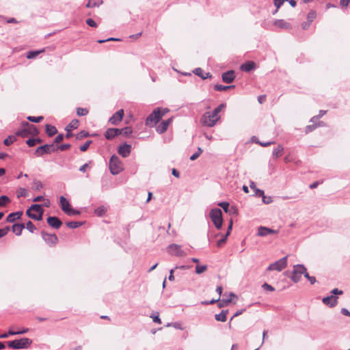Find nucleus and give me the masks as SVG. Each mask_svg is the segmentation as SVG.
<instances>
[{
	"label": "nucleus",
	"mask_w": 350,
	"mask_h": 350,
	"mask_svg": "<svg viewBox=\"0 0 350 350\" xmlns=\"http://www.w3.org/2000/svg\"><path fill=\"white\" fill-rule=\"evenodd\" d=\"M218 205L219 206H221L226 213H228V212L230 211V210H229V203L228 202H222L219 203Z\"/></svg>",
	"instance_id": "51"
},
{
	"label": "nucleus",
	"mask_w": 350,
	"mask_h": 350,
	"mask_svg": "<svg viewBox=\"0 0 350 350\" xmlns=\"http://www.w3.org/2000/svg\"><path fill=\"white\" fill-rule=\"evenodd\" d=\"M262 287L263 288L264 290L269 291H273L275 290V288L272 286H271L267 283H265L264 284H262Z\"/></svg>",
	"instance_id": "62"
},
{
	"label": "nucleus",
	"mask_w": 350,
	"mask_h": 350,
	"mask_svg": "<svg viewBox=\"0 0 350 350\" xmlns=\"http://www.w3.org/2000/svg\"><path fill=\"white\" fill-rule=\"evenodd\" d=\"M46 132L49 136L51 137L57 133V130L55 126H51L50 124H46Z\"/></svg>",
	"instance_id": "28"
},
{
	"label": "nucleus",
	"mask_w": 350,
	"mask_h": 350,
	"mask_svg": "<svg viewBox=\"0 0 350 350\" xmlns=\"http://www.w3.org/2000/svg\"><path fill=\"white\" fill-rule=\"evenodd\" d=\"M23 135L26 132L27 128H29V127H32L33 129V132L36 134H37L38 133V130L33 126L29 124L28 122H23Z\"/></svg>",
	"instance_id": "49"
},
{
	"label": "nucleus",
	"mask_w": 350,
	"mask_h": 350,
	"mask_svg": "<svg viewBox=\"0 0 350 350\" xmlns=\"http://www.w3.org/2000/svg\"><path fill=\"white\" fill-rule=\"evenodd\" d=\"M289 3L290 5L292 7H295L297 5V3L295 0H273L274 5L276 7L275 11L273 12V14L276 13L284 3Z\"/></svg>",
	"instance_id": "17"
},
{
	"label": "nucleus",
	"mask_w": 350,
	"mask_h": 350,
	"mask_svg": "<svg viewBox=\"0 0 350 350\" xmlns=\"http://www.w3.org/2000/svg\"><path fill=\"white\" fill-rule=\"evenodd\" d=\"M273 25L275 27L283 29H288L291 27V24L283 19L275 20Z\"/></svg>",
	"instance_id": "20"
},
{
	"label": "nucleus",
	"mask_w": 350,
	"mask_h": 350,
	"mask_svg": "<svg viewBox=\"0 0 350 350\" xmlns=\"http://www.w3.org/2000/svg\"><path fill=\"white\" fill-rule=\"evenodd\" d=\"M88 135H89L88 133L85 131H81L77 136V139H81L83 137H86L88 136Z\"/></svg>",
	"instance_id": "64"
},
{
	"label": "nucleus",
	"mask_w": 350,
	"mask_h": 350,
	"mask_svg": "<svg viewBox=\"0 0 350 350\" xmlns=\"http://www.w3.org/2000/svg\"><path fill=\"white\" fill-rule=\"evenodd\" d=\"M255 143L260 145L262 147H267V146L274 144V142H271V141L267 142H260V141H255Z\"/></svg>",
	"instance_id": "59"
},
{
	"label": "nucleus",
	"mask_w": 350,
	"mask_h": 350,
	"mask_svg": "<svg viewBox=\"0 0 350 350\" xmlns=\"http://www.w3.org/2000/svg\"><path fill=\"white\" fill-rule=\"evenodd\" d=\"M120 135V129L112 128V129H108L106 131V132L105 133V137L107 139H111L113 137H115L118 135Z\"/></svg>",
	"instance_id": "19"
},
{
	"label": "nucleus",
	"mask_w": 350,
	"mask_h": 350,
	"mask_svg": "<svg viewBox=\"0 0 350 350\" xmlns=\"http://www.w3.org/2000/svg\"><path fill=\"white\" fill-rule=\"evenodd\" d=\"M150 317L152 319V321L154 322V323H159V324H161V321L159 318V313L157 312V314H152Z\"/></svg>",
	"instance_id": "55"
},
{
	"label": "nucleus",
	"mask_w": 350,
	"mask_h": 350,
	"mask_svg": "<svg viewBox=\"0 0 350 350\" xmlns=\"http://www.w3.org/2000/svg\"><path fill=\"white\" fill-rule=\"evenodd\" d=\"M234 88V85L226 86V85H219V84H217L214 86V89L217 91H226L228 89Z\"/></svg>",
	"instance_id": "34"
},
{
	"label": "nucleus",
	"mask_w": 350,
	"mask_h": 350,
	"mask_svg": "<svg viewBox=\"0 0 350 350\" xmlns=\"http://www.w3.org/2000/svg\"><path fill=\"white\" fill-rule=\"evenodd\" d=\"M10 202V200L7 196H1L0 197V207L5 206Z\"/></svg>",
	"instance_id": "39"
},
{
	"label": "nucleus",
	"mask_w": 350,
	"mask_h": 350,
	"mask_svg": "<svg viewBox=\"0 0 350 350\" xmlns=\"http://www.w3.org/2000/svg\"><path fill=\"white\" fill-rule=\"evenodd\" d=\"M163 114H161V108L158 107L154 109V111L147 117L146 120V124L148 126H154L162 118Z\"/></svg>",
	"instance_id": "6"
},
{
	"label": "nucleus",
	"mask_w": 350,
	"mask_h": 350,
	"mask_svg": "<svg viewBox=\"0 0 350 350\" xmlns=\"http://www.w3.org/2000/svg\"><path fill=\"white\" fill-rule=\"evenodd\" d=\"M56 150V147L53 144H45L37 148L35 154L37 157H41L44 154H51Z\"/></svg>",
	"instance_id": "9"
},
{
	"label": "nucleus",
	"mask_w": 350,
	"mask_h": 350,
	"mask_svg": "<svg viewBox=\"0 0 350 350\" xmlns=\"http://www.w3.org/2000/svg\"><path fill=\"white\" fill-rule=\"evenodd\" d=\"M306 271V268L303 265H295L293 266L291 279L295 282L297 283L299 282L301 275Z\"/></svg>",
	"instance_id": "7"
},
{
	"label": "nucleus",
	"mask_w": 350,
	"mask_h": 350,
	"mask_svg": "<svg viewBox=\"0 0 350 350\" xmlns=\"http://www.w3.org/2000/svg\"><path fill=\"white\" fill-rule=\"evenodd\" d=\"M260 197H262V202L265 204H271L273 202L272 197L265 196V193H263V196H260Z\"/></svg>",
	"instance_id": "48"
},
{
	"label": "nucleus",
	"mask_w": 350,
	"mask_h": 350,
	"mask_svg": "<svg viewBox=\"0 0 350 350\" xmlns=\"http://www.w3.org/2000/svg\"><path fill=\"white\" fill-rule=\"evenodd\" d=\"M32 343V340L23 337V349H27Z\"/></svg>",
	"instance_id": "52"
},
{
	"label": "nucleus",
	"mask_w": 350,
	"mask_h": 350,
	"mask_svg": "<svg viewBox=\"0 0 350 350\" xmlns=\"http://www.w3.org/2000/svg\"><path fill=\"white\" fill-rule=\"evenodd\" d=\"M44 51V49L38 50V51H29L27 53V59H34L36 58L39 54L43 53Z\"/></svg>",
	"instance_id": "30"
},
{
	"label": "nucleus",
	"mask_w": 350,
	"mask_h": 350,
	"mask_svg": "<svg viewBox=\"0 0 350 350\" xmlns=\"http://www.w3.org/2000/svg\"><path fill=\"white\" fill-rule=\"evenodd\" d=\"M88 113V111L85 108H77V113L78 116H85Z\"/></svg>",
	"instance_id": "53"
},
{
	"label": "nucleus",
	"mask_w": 350,
	"mask_h": 350,
	"mask_svg": "<svg viewBox=\"0 0 350 350\" xmlns=\"http://www.w3.org/2000/svg\"><path fill=\"white\" fill-rule=\"evenodd\" d=\"M277 233H278V231H276V230L270 229L267 227L260 226L258 229L257 234H258V236H260V237H266L271 234H277Z\"/></svg>",
	"instance_id": "16"
},
{
	"label": "nucleus",
	"mask_w": 350,
	"mask_h": 350,
	"mask_svg": "<svg viewBox=\"0 0 350 350\" xmlns=\"http://www.w3.org/2000/svg\"><path fill=\"white\" fill-rule=\"evenodd\" d=\"M228 310H222L219 314L215 315V319L217 321L225 322L227 319V314Z\"/></svg>",
	"instance_id": "23"
},
{
	"label": "nucleus",
	"mask_w": 350,
	"mask_h": 350,
	"mask_svg": "<svg viewBox=\"0 0 350 350\" xmlns=\"http://www.w3.org/2000/svg\"><path fill=\"white\" fill-rule=\"evenodd\" d=\"M22 216V211H18L17 212L10 213L6 220L8 222H14L16 219H20Z\"/></svg>",
	"instance_id": "22"
},
{
	"label": "nucleus",
	"mask_w": 350,
	"mask_h": 350,
	"mask_svg": "<svg viewBox=\"0 0 350 350\" xmlns=\"http://www.w3.org/2000/svg\"><path fill=\"white\" fill-rule=\"evenodd\" d=\"M25 228H26L30 232H33V231L36 230L35 226L30 221H28L26 223V226H25V224H23V229Z\"/></svg>",
	"instance_id": "42"
},
{
	"label": "nucleus",
	"mask_w": 350,
	"mask_h": 350,
	"mask_svg": "<svg viewBox=\"0 0 350 350\" xmlns=\"http://www.w3.org/2000/svg\"><path fill=\"white\" fill-rule=\"evenodd\" d=\"M317 127V125L316 124H311V125H308L306 127V133H308L310 132H312L314 129H315Z\"/></svg>",
	"instance_id": "61"
},
{
	"label": "nucleus",
	"mask_w": 350,
	"mask_h": 350,
	"mask_svg": "<svg viewBox=\"0 0 350 350\" xmlns=\"http://www.w3.org/2000/svg\"><path fill=\"white\" fill-rule=\"evenodd\" d=\"M43 209L40 204H32L31 207L27 210L26 213L31 219L40 221L42 219Z\"/></svg>",
	"instance_id": "4"
},
{
	"label": "nucleus",
	"mask_w": 350,
	"mask_h": 350,
	"mask_svg": "<svg viewBox=\"0 0 350 350\" xmlns=\"http://www.w3.org/2000/svg\"><path fill=\"white\" fill-rule=\"evenodd\" d=\"M229 236V232H227L226 234L222 235L221 238L217 241V246L218 247H221L226 241L227 237Z\"/></svg>",
	"instance_id": "36"
},
{
	"label": "nucleus",
	"mask_w": 350,
	"mask_h": 350,
	"mask_svg": "<svg viewBox=\"0 0 350 350\" xmlns=\"http://www.w3.org/2000/svg\"><path fill=\"white\" fill-rule=\"evenodd\" d=\"M120 135L122 134L124 136H129V135H131L133 133L132 129L129 126L123 128L122 129H120Z\"/></svg>",
	"instance_id": "40"
},
{
	"label": "nucleus",
	"mask_w": 350,
	"mask_h": 350,
	"mask_svg": "<svg viewBox=\"0 0 350 350\" xmlns=\"http://www.w3.org/2000/svg\"><path fill=\"white\" fill-rule=\"evenodd\" d=\"M123 116L124 110L120 109L109 118V122L113 125H117L122 121Z\"/></svg>",
	"instance_id": "12"
},
{
	"label": "nucleus",
	"mask_w": 350,
	"mask_h": 350,
	"mask_svg": "<svg viewBox=\"0 0 350 350\" xmlns=\"http://www.w3.org/2000/svg\"><path fill=\"white\" fill-rule=\"evenodd\" d=\"M193 73L195 75L200 77L203 79H207V78L211 77V75H210L209 72H206V73L204 74L202 69H201L200 68H196L193 70Z\"/></svg>",
	"instance_id": "25"
},
{
	"label": "nucleus",
	"mask_w": 350,
	"mask_h": 350,
	"mask_svg": "<svg viewBox=\"0 0 350 350\" xmlns=\"http://www.w3.org/2000/svg\"><path fill=\"white\" fill-rule=\"evenodd\" d=\"M103 3V0H89L86 5L87 8H92L95 7H99Z\"/></svg>",
	"instance_id": "26"
},
{
	"label": "nucleus",
	"mask_w": 350,
	"mask_h": 350,
	"mask_svg": "<svg viewBox=\"0 0 350 350\" xmlns=\"http://www.w3.org/2000/svg\"><path fill=\"white\" fill-rule=\"evenodd\" d=\"M9 230H10L9 226H6L3 228H0V238L6 235Z\"/></svg>",
	"instance_id": "58"
},
{
	"label": "nucleus",
	"mask_w": 350,
	"mask_h": 350,
	"mask_svg": "<svg viewBox=\"0 0 350 350\" xmlns=\"http://www.w3.org/2000/svg\"><path fill=\"white\" fill-rule=\"evenodd\" d=\"M16 138L15 135H10L6 139H5L3 143L5 146H10L16 141Z\"/></svg>",
	"instance_id": "38"
},
{
	"label": "nucleus",
	"mask_w": 350,
	"mask_h": 350,
	"mask_svg": "<svg viewBox=\"0 0 350 350\" xmlns=\"http://www.w3.org/2000/svg\"><path fill=\"white\" fill-rule=\"evenodd\" d=\"M91 143L92 141H87L84 144L80 146V150L82 152L87 150Z\"/></svg>",
	"instance_id": "57"
},
{
	"label": "nucleus",
	"mask_w": 350,
	"mask_h": 350,
	"mask_svg": "<svg viewBox=\"0 0 350 350\" xmlns=\"http://www.w3.org/2000/svg\"><path fill=\"white\" fill-rule=\"evenodd\" d=\"M255 67V64L253 62H247L241 66V69L245 72H250Z\"/></svg>",
	"instance_id": "24"
},
{
	"label": "nucleus",
	"mask_w": 350,
	"mask_h": 350,
	"mask_svg": "<svg viewBox=\"0 0 350 350\" xmlns=\"http://www.w3.org/2000/svg\"><path fill=\"white\" fill-rule=\"evenodd\" d=\"M222 81L225 83H232L234 78L235 74L233 70H228L226 72H224L221 76Z\"/></svg>",
	"instance_id": "18"
},
{
	"label": "nucleus",
	"mask_w": 350,
	"mask_h": 350,
	"mask_svg": "<svg viewBox=\"0 0 350 350\" xmlns=\"http://www.w3.org/2000/svg\"><path fill=\"white\" fill-rule=\"evenodd\" d=\"M27 118L29 121L32 122H40L41 120H43L44 118L43 116H28Z\"/></svg>",
	"instance_id": "47"
},
{
	"label": "nucleus",
	"mask_w": 350,
	"mask_h": 350,
	"mask_svg": "<svg viewBox=\"0 0 350 350\" xmlns=\"http://www.w3.org/2000/svg\"><path fill=\"white\" fill-rule=\"evenodd\" d=\"M283 150V147L281 145H278L273 150V157L275 158H278L279 157L282 156Z\"/></svg>",
	"instance_id": "31"
},
{
	"label": "nucleus",
	"mask_w": 350,
	"mask_h": 350,
	"mask_svg": "<svg viewBox=\"0 0 350 350\" xmlns=\"http://www.w3.org/2000/svg\"><path fill=\"white\" fill-rule=\"evenodd\" d=\"M287 266V256H284L276 262L269 265L267 267L268 271H281Z\"/></svg>",
	"instance_id": "8"
},
{
	"label": "nucleus",
	"mask_w": 350,
	"mask_h": 350,
	"mask_svg": "<svg viewBox=\"0 0 350 350\" xmlns=\"http://www.w3.org/2000/svg\"><path fill=\"white\" fill-rule=\"evenodd\" d=\"M0 19L5 20L6 21V23H18V21L14 18H10L7 19L5 17L0 16Z\"/></svg>",
	"instance_id": "56"
},
{
	"label": "nucleus",
	"mask_w": 350,
	"mask_h": 350,
	"mask_svg": "<svg viewBox=\"0 0 350 350\" xmlns=\"http://www.w3.org/2000/svg\"><path fill=\"white\" fill-rule=\"evenodd\" d=\"M46 221L47 224L54 229H59L62 224V221L58 217L55 216L49 217Z\"/></svg>",
	"instance_id": "14"
},
{
	"label": "nucleus",
	"mask_w": 350,
	"mask_h": 350,
	"mask_svg": "<svg viewBox=\"0 0 350 350\" xmlns=\"http://www.w3.org/2000/svg\"><path fill=\"white\" fill-rule=\"evenodd\" d=\"M42 188V184L40 180L34 179L32 183L31 189L35 191H38Z\"/></svg>",
	"instance_id": "33"
},
{
	"label": "nucleus",
	"mask_w": 350,
	"mask_h": 350,
	"mask_svg": "<svg viewBox=\"0 0 350 350\" xmlns=\"http://www.w3.org/2000/svg\"><path fill=\"white\" fill-rule=\"evenodd\" d=\"M207 269L206 265H196V273L197 274H201Z\"/></svg>",
	"instance_id": "44"
},
{
	"label": "nucleus",
	"mask_w": 350,
	"mask_h": 350,
	"mask_svg": "<svg viewBox=\"0 0 350 350\" xmlns=\"http://www.w3.org/2000/svg\"><path fill=\"white\" fill-rule=\"evenodd\" d=\"M167 252L172 255L184 256L186 253L181 249V246L177 244H171L167 247Z\"/></svg>",
	"instance_id": "10"
},
{
	"label": "nucleus",
	"mask_w": 350,
	"mask_h": 350,
	"mask_svg": "<svg viewBox=\"0 0 350 350\" xmlns=\"http://www.w3.org/2000/svg\"><path fill=\"white\" fill-rule=\"evenodd\" d=\"M250 187L252 189H253L255 192V195L257 196H263L264 191L258 189L256 186V183L253 181L250 182Z\"/></svg>",
	"instance_id": "27"
},
{
	"label": "nucleus",
	"mask_w": 350,
	"mask_h": 350,
	"mask_svg": "<svg viewBox=\"0 0 350 350\" xmlns=\"http://www.w3.org/2000/svg\"><path fill=\"white\" fill-rule=\"evenodd\" d=\"M7 345L14 349H22V339L14 340L12 341H8Z\"/></svg>",
	"instance_id": "21"
},
{
	"label": "nucleus",
	"mask_w": 350,
	"mask_h": 350,
	"mask_svg": "<svg viewBox=\"0 0 350 350\" xmlns=\"http://www.w3.org/2000/svg\"><path fill=\"white\" fill-rule=\"evenodd\" d=\"M226 107V105L222 103V104H220L217 107H216L213 111L212 113L213 114H215L216 116H219V113H220V111L224 109Z\"/></svg>",
	"instance_id": "45"
},
{
	"label": "nucleus",
	"mask_w": 350,
	"mask_h": 350,
	"mask_svg": "<svg viewBox=\"0 0 350 350\" xmlns=\"http://www.w3.org/2000/svg\"><path fill=\"white\" fill-rule=\"evenodd\" d=\"M326 112H327L326 111L321 110V111H319V114L318 116H314V117H312V118H311L310 122H313V123H314V122H315V121H316L317 120H318L319 118H321L322 116H323L326 113Z\"/></svg>",
	"instance_id": "50"
},
{
	"label": "nucleus",
	"mask_w": 350,
	"mask_h": 350,
	"mask_svg": "<svg viewBox=\"0 0 350 350\" xmlns=\"http://www.w3.org/2000/svg\"><path fill=\"white\" fill-rule=\"evenodd\" d=\"M42 237L44 241L50 246L55 245L58 241L55 234H48L45 232H42Z\"/></svg>",
	"instance_id": "11"
},
{
	"label": "nucleus",
	"mask_w": 350,
	"mask_h": 350,
	"mask_svg": "<svg viewBox=\"0 0 350 350\" xmlns=\"http://www.w3.org/2000/svg\"><path fill=\"white\" fill-rule=\"evenodd\" d=\"M109 170L113 175L118 174L123 170V164L118 156H111L109 161Z\"/></svg>",
	"instance_id": "1"
},
{
	"label": "nucleus",
	"mask_w": 350,
	"mask_h": 350,
	"mask_svg": "<svg viewBox=\"0 0 350 350\" xmlns=\"http://www.w3.org/2000/svg\"><path fill=\"white\" fill-rule=\"evenodd\" d=\"M59 205L62 211L68 216L78 215L80 211L72 208L70 202L64 196L59 198Z\"/></svg>",
	"instance_id": "2"
},
{
	"label": "nucleus",
	"mask_w": 350,
	"mask_h": 350,
	"mask_svg": "<svg viewBox=\"0 0 350 350\" xmlns=\"http://www.w3.org/2000/svg\"><path fill=\"white\" fill-rule=\"evenodd\" d=\"M236 297V295L233 293H230L229 295V297L222 299V303H224L225 305H228L230 302L232 301V298Z\"/></svg>",
	"instance_id": "43"
},
{
	"label": "nucleus",
	"mask_w": 350,
	"mask_h": 350,
	"mask_svg": "<svg viewBox=\"0 0 350 350\" xmlns=\"http://www.w3.org/2000/svg\"><path fill=\"white\" fill-rule=\"evenodd\" d=\"M316 17V12L313 10L310 11L307 16L308 22L312 23Z\"/></svg>",
	"instance_id": "54"
},
{
	"label": "nucleus",
	"mask_w": 350,
	"mask_h": 350,
	"mask_svg": "<svg viewBox=\"0 0 350 350\" xmlns=\"http://www.w3.org/2000/svg\"><path fill=\"white\" fill-rule=\"evenodd\" d=\"M322 301L325 305H326L330 308H332V307H334L335 306H336V304L338 303V297L336 296L332 295L323 297L322 299Z\"/></svg>",
	"instance_id": "15"
},
{
	"label": "nucleus",
	"mask_w": 350,
	"mask_h": 350,
	"mask_svg": "<svg viewBox=\"0 0 350 350\" xmlns=\"http://www.w3.org/2000/svg\"><path fill=\"white\" fill-rule=\"evenodd\" d=\"M70 147V145L69 144H62V145L57 147L56 150L59 149L60 150L64 151V150L68 149Z\"/></svg>",
	"instance_id": "63"
},
{
	"label": "nucleus",
	"mask_w": 350,
	"mask_h": 350,
	"mask_svg": "<svg viewBox=\"0 0 350 350\" xmlns=\"http://www.w3.org/2000/svg\"><path fill=\"white\" fill-rule=\"evenodd\" d=\"M12 232L16 235H21L22 234V224H19V223L14 224L12 226Z\"/></svg>",
	"instance_id": "29"
},
{
	"label": "nucleus",
	"mask_w": 350,
	"mask_h": 350,
	"mask_svg": "<svg viewBox=\"0 0 350 350\" xmlns=\"http://www.w3.org/2000/svg\"><path fill=\"white\" fill-rule=\"evenodd\" d=\"M106 212V208L104 206H99L95 209V213L98 216L103 215Z\"/></svg>",
	"instance_id": "46"
},
{
	"label": "nucleus",
	"mask_w": 350,
	"mask_h": 350,
	"mask_svg": "<svg viewBox=\"0 0 350 350\" xmlns=\"http://www.w3.org/2000/svg\"><path fill=\"white\" fill-rule=\"evenodd\" d=\"M22 334V329H18L17 332L9 331L8 333H4L0 335V338H6L10 335Z\"/></svg>",
	"instance_id": "37"
},
{
	"label": "nucleus",
	"mask_w": 350,
	"mask_h": 350,
	"mask_svg": "<svg viewBox=\"0 0 350 350\" xmlns=\"http://www.w3.org/2000/svg\"><path fill=\"white\" fill-rule=\"evenodd\" d=\"M82 225L81 222L79 221H69L66 223V226L70 228H77Z\"/></svg>",
	"instance_id": "41"
},
{
	"label": "nucleus",
	"mask_w": 350,
	"mask_h": 350,
	"mask_svg": "<svg viewBox=\"0 0 350 350\" xmlns=\"http://www.w3.org/2000/svg\"><path fill=\"white\" fill-rule=\"evenodd\" d=\"M86 23H87L89 26H90V27H97V24H96V23L93 19H92V18H88V19L86 20Z\"/></svg>",
	"instance_id": "60"
},
{
	"label": "nucleus",
	"mask_w": 350,
	"mask_h": 350,
	"mask_svg": "<svg viewBox=\"0 0 350 350\" xmlns=\"http://www.w3.org/2000/svg\"><path fill=\"white\" fill-rule=\"evenodd\" d=\"M168 126H167V125L165 124V122L163 121L156 129L157 133H160V134H162L163 133H165L167 129Z\"/></svg>",
	"instance_id": "35"
},
{
	"label": "nucleus",
	"mask_w": 350,
	"mask_h": 350,
	"mask_svg": "<svg viewBox=\"0 0 350 350\" xmlns=\"http://www.w3.org/2000/svg\"><path fill=\"white\" fill-rule=\"evenodd\" d=\"M220 116H216L211 111L205 112L201 118V123L204 126L212 127L216 124Z\"/></svg>",
	"instance_id": "3"
},
{
	"label": "nucleus",
	"mask_w": 350,
	"mask_h": 350,
	"mask_svg": "<svg viewBox=\"0 0 350 350\" xmlns=\"http://www.w3.org/2000/svg\"><path fill=\"white\" fill-rule=\"evenodd\" d=\"M118 152L122 157L126 158L131 154V146L127 144L120 145L118 148Z\"/></svg>",
	"instance_id": "13"
},
{
	"label": "nucleus",
	"mask_w": 350,
	"mask_h": 350,
	"mask_svg": "<svg viewBox=\"0 0 350 350\" xmlns=\"http://www.w3.org/2000/svg\"><path fill=\"white\" fill-rule=\"evenodd\" d=\"M209 215L215 226L217 229H220L223 223L222 212L221 209L218 208L211 209Z\"/></svg>",
	"instance_id": "5"
},
{
	"label": "nucleus",
	"mask_w": 350,
	"mask_h": 350,
	"mask_svg": "<svg viewBox=\"0 0 350 350\" xmlns=\"http://www.w3.org/2000/svg\"><path fill=\"white\" fill-rule=\"evenodd\" d=\"M79 126V121L77 120H72L70 124L66 127V130L68 132L71 131L72 129H75Z\"/></svg>",
	"instance_id": "32"
}]
</instances>
